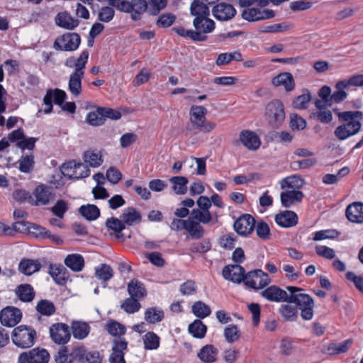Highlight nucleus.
Returning <instances> with one entry per match:
<instances>
[{
  "label": "nucleus",
  "instance_id": "nucleus-1",
  "mask_svg": "<svg viewBox=\"0 0 363 363\" xmlns=\"http://www.w3.org/2000/svg\"><path fill=\"white\" fill-rule=\"evenodd\" d=\"M289 292L288 303H293L300 310L301 317L305 320H311L314 315V301L313 298L304 293V289L296 286H286Z\"/></svg>",
  "mask_w": 363,
  "mask_h": 363
},
{
  "label": "nucleus",
  "instance_id": "nucleus-2",
  "mask_svg": "<svg viewBox=\"0 0 363 363\" xmlns=\"http://www.w3.org/2000/svg\"><path fill=\"white\" fill-rule=\"evenodd\" d=\"M110 5L121 12L130 13L134 21L140 20L141 15L147 9L146 0H110Z\"/></svg>",
  "mask_w": 363,
  "mask_h": 363
},
{
  "label": "nucleus",
  "instance_id": "nucleus-3",
  "mask_svg": "<svg viewBox=\"0 0 363 363\" xmlns=\"http://www.w3.org/2000/svg\"><path fill=\"white\" fill-rule=\"evenodd\" d=\"M333 111L337 115L338 121L342 123L338 125L334 130L335 136L339 140H344L348 138L357 134L362 128V123L359 120H345L342 117V112L338 111L337 108H334Z\"/></svg>",
  "mask_w": 363,
  "mask_h": 363
},
{
  "label": "nucleus",
  "instance_id": "nucleus-4",
  "mask_svg": "<svg viewBox=\"0 0 363 363\" xmlns=\"http://www.w3.org/2000/svg\"><path fill=\"white\" fill-rule=\"evenodd\" d=\"M12 341L17 347L26 349L31 347L36 339V332L30 326L19 325L14 328L11 334Z\"/></svg>",
  "mask_w": 363,
  "mask_h": 363
},
{
  "label": "nucleus",
  "instance_id": "nucleus-5",
  "mask_svg": "<svg viewBox=\"0 0 363 363\" xmlns=\"http://www.w3.org/2000/svg\"><path fill=\"white\" fill-rule=\"evenodd\" d=\"M207 109L202 106H192L190 108V121L193 126L199 131L209 133L216 128V123L207 121Z\"/></svg>",
  "mask_w": 363,
  "mask_h": 363
},
{
  "label": "nucleus",
  "instance_id": "nucleus-6",
  "mask_svg": "<svg viewBox=\"0 0 363 363\" xmlns=\"http://www.w3.org/2000/svg\"><path fill=\"white\" fill-rule=\"evenodd\" d=\"M265 116L269 123L273 128H279L285 119V111L282 102L277 99L270 101L266 106Z\"/></svg>",
  "mask_w": 363,
  "mask_h": 363
},
{
  "label": "nucleus",
  "instance_id": "nucleus-7",
  "mask_svg": "<svg viewBox=\"0 0 363 363\" xmlns=\"http://www.w3.org/2000/svg\"><path fill=\"white\" fill-rule=\"evenodd\" d=\"M80 43L81 37L78 33H66L55 39L53 48L59 51L72 52L79 48Z\"/></svg>",
  "mask_w": 363,
  "mask_h": 363
},
{
  "label": "nucleus",
  "instance_id": "nucleus-8",
  "mask_svg": "<svg viewBox=\"0 0 363 363\" xmlns=\"http://www.w3.org/2000/svg\"><path fill=\"white\" fill-rule=\"evenodd\" d=\"M62 174L69 179H79L89 176L90 169L87 165L75 162L64 163L61 167Z\"/></svg>",
  "mask_w": 363,
  "mask_h": 363
},
{
  "label": "nucleus",
  "instance_id": "nucleus-9",
  "mask_svg": "<svg viewBox=\"0 0 363 363\" xmlns=\"http://www.w3.org/2000/svg\"><path fill=\"white\" fill-rule=\"evenodd\" d=\"M271 282L269 275L261 269H255L246 274L245 284L255 290L263 289Z\"/></svg>",
  "mask_w": 363,
  "mask_h": 363
},
{
  "label": "nucleus",
  "instance_id": "nucleus-10",
  "mask_svg": "<svg viewBox=\"0 0 363 363\" xmlns=\"http://www.w3.org/2000/svg\"><path fill=\"white\" fill-rule=\"evenodd\" d=\"M260 295L264 298L271 302H286L288 303L289 299V292L281 289L277 285H271L267 288H264L260 292Z\"/></svg>",
  "mask_w": 363,
  "mask_h": 363
},
{
  "label": "nucleus",
  "instance_id": "nucleus-11",
  "mask_svg": "<svg viewBox=\"0 0 363 363\" xmlns=\"http://www.w3.org/2000/svg\"><path fill=\"white\" fill-rule=\"evenodd\" d=\"M50 335L52 340L57 345H65L70 340L69 327L65 323H57L50 327Z\"/></svg>",
  "mask_w": 363,
  "mask_h": 363
},
{
  "label": "nucleus",
  "instance_id": "nucleus-12",
  "mask_svg": "<svg viewBox=\"0 0 363 363\" xmlns=\"http://www.w3.org/2000/svg\"><path fill=\"white\" fill-rule=\"evenodd\" d=\"M255 220L252 216L245 213L240 216L234 223V230L240 235H250L255 228Z\"/></svg>",
  "mask_w": 363,
  "mask_h": 363
},
{
  "label": "nucleus",
  "instance_id": "nucleus-13",
  "mask_svg": "<svg viewBox=\"0 0 363 363\" xmlns=\"http://www.w3.org/2000/svg\"><path fill=\"white\" fill-rule=\"evenodd\" d=\"M22 318V313L20 309L7 306L0 312V321L3 325L13 327L18 324Z\"/></svg>",
  "mask_w": 363,
  "mask_h": 363
},
{
  "label": "nucleus",
  "instance_id": "nucleus-14",
  "mask_svg": "<svg viewBox=\"0 0 363 363\" xmlns=\"http://www.w3.org/2000/svg\"><path fill=\"white\" fill-rule=\"evenodd\" d=\"M274 16V11L271 9H260L247 7L244 9L242 12V18L250 22L269 19L273 18Z\"/></svg>",
  "mask_w": 363,
  "mask_h": 363
},
{
  "label": "nucleus",
  "instance_id": "nucleus-15",
  "mask_svg": "<svg viewBox=\"0 0 363 363\" xmlns=\"http://www.w3.org/2000/svg\"><path fill=\"white\" fill-rule=\"evenodd\" d=\"M193 25L195 28L194 33L201 35V39L197 41L202 42L207 39L206 33L212 32L215 28V23L208 16L205 18H194Z\"/></svg>",
  "mask_w": 363,
  "mask_h": 363
},
{
  "label": "nucleus",
  "instance_id": "nucleus-16",
  "mask_svg": "<svg viewBox=\"0 0 363 363\" xmlns=\"http://www.w3.org/2000/svg\"><path fill=\"white\" fill-rule=\"evenodd\" d=\"M66 93L61 89H55V90H48L43 99V102L45 105V108L44 110L45 113H50L52 111V99H54L56 104L62 106L65 100L66 99Z\"/></svg>",
  "mask_w": 363,
  "mask_h": 363
},
{
  "label": "nucleus",
  "instance_id": "nucleus-17",
  "mask_svg": "<svg viewBox=\"0 0 363 363\" xmlns=\"http://www.w3.org/2000/svg\"><path fill=\"white\" fill-rule=\"evenodd\" d=\"M222 275L224 279L238 284L242 281L245 283L246 277L245 269L239 264L225 266L223 269Z\"/></svg>",
  "mask_w": 363,
  "mask_h": 363
},
{
  "label": "nucleus",
  "instance_id": "nucleus-18",
  "mask_svg": "<svg viewBox=\"0 0 363 363\" xmlns=\"http://www.w3.org/2000/svg\"><path fill=\"white\" fill-rule=\"evenodd\" d=\"M33 194L35 199L33 200L32 204L35 206L48 205L50 201L55 197L52 188L45 184L38 185L35 189Z\"/></svg>",
  "mask_w": 363,
  "mask_h": 363
},
{
  "label": "nucleus",
  "instance_id": "nucleus-19",
  "mask_svg": "<svg viewBox=\"0 0 363 363\" xmlns=\"http://www.w3.org/2000/svg\"><path fill=\"white\" fill-rule=\"evenodd\" d=\"M112 343V353L109 357L110 363H125L123 352L127 349L128 342L124 338H116Z\"/></svg>",
  "mask_w": 363,
  "mask_h": 363
},
{
  "label": "nucleus",
  "instance_id": "nucleus-20",
  "mask_svg": "<svg viewBox=\"0 0 363 363\" xmlns=\"http://www.w3.org/2000/svg\"><path fill=\"white\" fill-rule=\"evenodd\" d=\"M72 354L80 363H101L99 352L88 351L84 347H75Z\"/></svg>",
  "mask_w": 363,
  "mask_h": 363
},
{
  "label": "nucleus",
  "instance_id": "nucleus-21",
  "mask_svg": "<svg viewBox=\"0 0 363 363\" xmlns=\"http://www.w3.org/2000/svg\"><path fill=\"white\" fill-rule=\"evenodd\" d=\"M352 344V340L348 339L340 342H330L324 345L322 352L328 355H337L345 353Z\"/></svg>",
  "mask_w": 363,
  "mask_h": 363
},
{
  "label": "nucleus",
  "instance_id": "nucleus-22",
  "mask_svg": "<svg viewBox=\"0 0 363 363\" xmlns=\"http://www.w3.org/2000/svg\"><path fill=\"white\" fill-rule=\"evenodd\" d=\"M240 140L248 150H256L260 146L259 136L253 131L245 130L240 133Z\"/></svg>",
  "mask_w": 363,
  "mask_h": 363
},
{
  "label": "nucleus",
  "instance_id": "nucleus-23",
  "mask_svg": "<svg viewBox=\"0 0 363 363\" xmlns=\"http://www.w3.org/2000/svg\"><path fill=\"white\" fill-rule=\"evenodd\" d=\"M276 223L282 228H291L298 223V216L291 211H281L275 216Z\"/></svg>",
  "mask_w": 363,
  "mask_h": 363
},
{
  "label": "nucleus",
  "instance_id": "nucleus-24",
  "mask_svg": "<svg viewBox=\"0 0 363 363\" xmlns=\"http://www.w3.org/2000/svg\"><path fill=\"white\" fill-rule=\"evenodd\" d=\"M57 26L66 30H74L79 24V21L73 18L68 12L63 11L58 13L55 18Z\"/></svg>",
  "mask_w": 363,
  "mask_h": 363
},
{
  "label": "nucleus",
  "instance_id": "nucleus-25",
  "mask_svg": "<svg viewBox=\"0 0 363 363\" xmlns=\"http://www.w3.org/2000/svg\"><path fill=\"white\" fill-rule=\"evenodd\" d=\"M303 197V192L299 190H286L280 195L281 205L285 208H290L295 203L301 202Z\"/></svg>",
  "mask_w": 363,
  "mask_h": 363
},
{
  "label": "nucleus",
  "instance_id": "nucleus-26",
  "mask_svg": "<svg viewBox=\"0 0 363 363\" xmlns=\"http://www.w3.org/2000/svg\"><path fill=\"white\" fill-rule=\"evenodd\" d=\"M213 13L214 17L220 21H228L231 19L236 13L234 7L228 4L220 3L216 5Z\"/></svg>",
  "mask_w": 363,
  "mask_h": 363
},
{
  "label": "nucleus",
  "instance_id": "nucleus-27",
  "mask_svg": "<svg viewBox=\"0 0 363 363\" xmlns=\"http://www.w3.org/2000/svg\"><path fill=\"white\" fill-rule=\"evenodd\" d=\"M275 86H283L286 91H291L295 87V82L290 72H281L272 79Z\"/></svg>",
  "mask_w": 363,
  "mask_h": 363
},
{
  "label": "nucleus",
  "instance_id": "nucleus-28",
  "mask_svg": "<svg viewBox=\"0 0 363 363\" xmlns=\"http://www.w3.org/2000/svg\"><path fill=\"white\" fill-rule=\"evenodd\" d=\"M48 272L55 281L59 285L65 284L68 280V271L62 264H50Z\"/></svg>",
  "mask_w": 363,
  "mask_h": 363
},
{
  "label": "nucleus",
  "instance_id": "nucleus-29",
  "mask_svg": "<svg viewBox=\"0 0 363 363\" xmlns=\"http://www.w3.org/2000/svg\"><path fill=\"white\" fill-rule=\"evenodd\" d=\"M346 216L353 223H361L363 222V203L354 202L347 207Z\"/></svg>",
  "mask_w": 363,
  "mask_h": 363
},
{
  "label": "nucleus",
  "instance_id": "nucleus-30",
  "mask_svg": "<svg viewBox=\"0 0 363 363\" xmlns=\"http://www.w3.org/2000/svg\"><path fill=\"white\" fill-rule=\"evenodd\" d=\"M41 268L40 262L37 259H22L18 264V269L22 274L30 276L38 272Z\"/></svg>",
  "mask_w": 363,
  "mask_h": 363
},
{
  "label": "nucleus",
  "instance_id": "nucleus-31",
  "mask_svg": "<svg viewBox=\"0 0 363 363\" xmlns=\"http://www.w3.org/2000/svg\"><path fill=\"white\" fill-rule=\"evenodd\" d=\"M129 295L138 300L144 298L147 296V291L144 284L137 279L131 280L127 286Z\"/></svg>",
  "mask_w": 363,
  "mask_h": 363
},
{
  "label": "nucleus",
  "instance_id": "nucleus-32",
  "mask_svg": "<svg viewBox=\"0 0 363 363\" xmlns=\"http://www.w3.org/2000/svg\"><path fill=\"white\" fill-rule=\"evenodd\" d=\"M64 262L67 267L75 272H81L84 267V257L79 254L68 255Z\"/></svg>",
  "mask_w": 363,
  "mask_h": 363
},
{
  "label": "nucleus",
  "instance_id": "nucleus-33",
  "mask_svg": "<svg viewBox=\"0 0 363 363\" xmlns=\"http://www.w3.org/2000/svg\"><path fill=\"white\" fill-rule=\"evenodd\" d=\"M71 328L73 337L78 340H83L86 337L91 329L87 323L82 321H73Z\"/></svg>",
  "mask_w": 363,
  "mask_h": 363
},
{
  "label": "nucleus",
  "instance_id": "nucleus-34",
  "mask_svg": "<svg viewBox=\"0 0 363 363\" xmlns=\"http://www.w3.org/2000/svg\"><path fill=\"white\" fill-rule=\"evenodd\" d=\"M218 350L212 345L203 347L198 353V357L204 363H213L216 360Z\"/></svg>",
  "mask_w": 363,
  "mask_h": 363
},
{
  "label": "nucleus",
  "instance_id": "nucleus-35",
  "mask_svg": "<svg viewBox=\"0 0 363 363\" xmlns=\"http://www.w3.org/2000/svg\"><path fill=\"white\" fill-rule=\"evenodd\" d=\"M169 182L172 184V190L176 194L184 195L187 192L189 179L184 176L172 177Z\"/></svg>",
  "mask_w": 363,
  "mask_h": 363
},
{
  "label": "nucleus",
  "instance_id": "nucleus-36",
  "mask_svg": "<svg viewBox=\"0 0 363 363\" xmlns=\"http://www.w3.org/2000/svg\"><path fill=\"white\" fill-rule=\"evenodd\" d=\"M190 12L195 18H201L209 16V9L204 0H194L191 4Z\"/></svg>",
  "mask_w": 363,
  "mask_h": 363
},
{
  "label": "nucleus",
  "instance_id": "nucleus-37",
  "mask_svg": "<svg viewBox=\"0 0 363 363\" xmlns=\"http://www.w3.org/2000/svg\"><path fill=\"white\" fill-rule=\"evenodd\" d=\"M124 224L132 225L141 221V214L133 207H128L124 210L121 216Z\"/></svg>",
  "mask_w": 363,
  "mask_h": 363
},
{
  "label": "nucleus",
  "instance_id": "nucleus-38",
  "mask_svg": "<svg viewBox=\"0 0 363 363\" xmlns=\"http://www.w3.org/2000/svg\"><path fill=\"white\" fill-rule=\"evenodd\" d=\"M242 60V54L239 51L225 52L218 55L216 64L218 66H223L229 64L232 61L241 62Z\"/></svg>",
  "mask_w": 363,
  "mask_h": 363
},
{
  "label": "nucleus",
  "instance_id": "nucleus-39",
  "mask_svg": "<svg viewBox=\"0 0 363 363\" xmlns=\"http://www.w3.org/2000/svg\"><path fill=\"white\" fill-rule=\"evenodd\" d=\"M114 272L112 267L106 264H101L95 268V277L104 282L112 279Z\"/></svg>",
  "mask_w": 363,
  "mask_h": 363
},
{
  "label": "nucleus",
  "instance_id": "nucleus-40",
  "mask_svg": "<svg viewBox=\"0 0 363 363\" xmlns=\"http://www.w3.org/2000/svg\"><path fill=\"white\" fill-rule=\"evenodd\" d=\"M79 212L87 220H95L100 216L99 208L94 204L82 206L79 208Z\"/></svg>",
  "mask_w": 363,
  "mask_h": 363
},
{
  "label": "nucleus",
  "instance_id": "nucleus-41",
  "mask_svg": "<svg viewBox=\"0 0 363 363\" xmlns=\"http://www.w3.org/2000/svg\"><path fill=\"white\" fill-rule=\"evenodd\" d=\"M287 303L282 304L279 308V312L286 321H295L298 317L297 308Z\"/></svg>",
  "mask_w": 363,
  "mask_h": 363
},
{
  "label": "nucleus",
  "instance_id": "nucleus-42",
  "mask_svg": "<svg viewBox=\"0 0 363 363\" xmlns=\"http://www.w3.org/2000/svg\"><path fill=\"white\" fill-rule=\"evenodd\" d=\"M281 189H291V190H298L303 185V180L297 175H292L287 177L281 180Z\"/></svg>",
  "mask_w": 363,
  "mask_h": 363
},
{
  "label": "nucleus",
  "instance_id": "nucleus-43",
  "mask_svg": "<svg viewBox=\"0 0 363 363\" xmlns=\"http://www.w3.org/2000/svg\"><path fill=\"white\" fill-rule=\"evenodd\" d=\"M105 328L111 335L118 337V338H121V337L126 332V328L114 320H108L106 323Z\"/></svg>",
  "mask_w": 363,
  "mask_h": 363
},
{
  "label": "nucleus",
  "instance_id": "nucleus-44",
  "mask_svg": "<svg viewBox=\"0 0 363 363\" xmlns=\"http://www.w3.org/2000/svg\"><path fill=\"white\" fill-rule=\"evenodd\" d=\"M164 316V312L162 310L156 307H151L146 309L144 318L148 323L153 324L162 321Z\"/></svg>",
  "mask_w": 363,
  "mask_h": 363
},
{
  "label": "nucleus",
  "instance_id": "nucleus-45",
  "mask_svg": "<svg viewBox=\"0 0 363 363\" xmlns=\"http://www.w3.org/2000/svg\"><path fill=\"white\" fill-rule=\"evenodd\" d=\"M207 330V327L199 319L195 320L192 323L189 325V332L194 337L203 338L205 337Z\"/></svg>",
  "mask_w": 363,
  "mask_h": 363
},
{
  "label": "nucleus",
  "instance_id": "nucleus-46",
  "mask_svg": "<svg viewBox=\"0 0 363 363\" xmlns=\"http://www.w3.org/2000/svg\"><path fill=\"white\" fill-rule=\"evenodd\" d=\"M84 75L71 74L69 79V90L75 96L82 92V79Z\"/></svg>",
  "mask_w": 363,
  "mask_h": 363
},
{
  "label": "nucleus",
  "instance_id": "nucleus-47",
  "mask_svg": "<svg viewBox=\"0 0 363 363\" xmlns=\"http://www.w3.org/2000/svg\"><path fill=\"white\" fill-rule=\"evenodd\" d=\"M16 294L20 300L24 302H30L33 301L35 293L30 284H21L18 286Z\"/></svg>",
  "mask_w": 363,
  "mask_h": 363
},
{
  "label": "nucleus",
  "instance_id": "nucleus-48",
  "mask_svg": "<svg viewBox=\"0 0 363 363\" xmlns=\"http://www.w3.org/2000/svg\"><path fill=\"white\" fill-rule=\"evenodd\" d=\"M191 310L192 313L199 318H205L211 313L210 307L201 301L195 302Z\"/></svg>",
  "mask_w": 363,
  "mask_h": 363
},
{
  "label": "nucleus",
  "instance_id": "nucleus-49",
  "mask_svg": "<svg viewBox=\"0 0 363 363\" xmlns=\"http://www.w3.org/2000/svg\"><path fill=\"white\" fill-rule=\"evenodd\" d=\"M103 108H98L96 111L89 113L86 116V122L94 126H99L104 123Z\"/></svg>",
  "mask_w": 363,
  "mask_h": 363
},
{
  "label": "nucleus",
  "instance_id": "nucleus-50",
  "mask_svg": "<svg viewBox=\"0 0 363 363\" xmlns=\"http://www.w3.org/2000/svg\"><path fill=\"white\" fill-rule=\"evenodd\" d=\"M36 310L43 315L50 316L55 313V307L52 301L43 299L37 303Z\"/></svg>",
  "mask_w": 363,
  "mask_h": 363
},
{
  "label": "nucleus",
  "instance_id": "nucleus-51",
  "mask_svg": "<svg viewBox=\"0 0 363 363\" xmlns=\"http://www.w3.org/2000/svg\"><path fill=\"white\" fill-rule=\"evenodd\" d=\"M84 160L92 167H99L102 162V156L99 153H96L92 150H87L84 153Z\"/></svg>",
  "mask_w": 363,
  "mask_h": 363
},
{
  "label": "nucleus",
  "instance_id": "nucleus-52",
  "mask_svg": "<svg viewBox=\"0 0 363 363\" xmlns=\"http://www.w3.org/2000/svg\"><path fill=\"white\" fill-rule=\"evenodd\" d=\"M31 363H48L50 359L48 352L45 349L30 350Z\"/></svg>",
  "mask_w": 363,
  "mask_h": 363
},
{
  "label": "nucleus",
  "instance_id": "nucleus-53",
  "mask_svg": "<svg viewBox=\"0 0 363 363\" xmlns=\"http://www.w3.org/2000/svg\"><path fill=\"white\" fill-rule=\"evenodd\" d=\"M89 51L84 50L79 57L76 59L75 66H74V72L72 74H78L80 75L84 74V69L86 68V65L87 63V60L89 58Z\"/></svg>",
  "mask_w": 363,
  "mask_h": 363
},
{
  "label": "nucleus",
  "instance_id": "nucleus-54",
  "mask_svg": "<svg viewBox=\"0 0 363 363\" xmlns=\"http://www.w3.org/2000/svg\"><path fill=\"white\" fill-rule=\"evenodd\" d=\"M186 230L189 232L192 238L196 239L203 237L204 233L203 228L200 225V223L191 219H189Z\"/></svg>",
  "mask_w": 363,
  "mask_h": 363
},
{
  "label": "nucleus",
  "instance_id": "nucleus-55",
  "mask_svg": "<svg viewBox=\"0 0 363 363\" xmlns=\"http://www.w3.org/2000/svg\"><path fill=\"white\" fill-rule=\"evenodd\" d=\"M121 308L128 313H134L140 310L141 305L138 299L130 296L129 298L125 299Z\"/></svg>",
  "mask_w": 363,
  "mask_h": 363
},
{
  "label": "nucleus",
  "instance_id": "nucleus-56",
  "mask_svg": "<svg viewBox=\"0 0 363 363\" xmlns=\"http://www.w3.org/2000/svg\"><path fill=\"white\" fill-rule=\"evenodd\" d=\"M145 348L155 350L160 346V337L153 332H148L143 337Z\"/></svg>",
  "mask_w": 363,
  "mask_h": 363
},
{
  "label": "nucleus",
  "instance_id": "nucleus-57",
  "mask_svg": "<svg viewBox=\"0 0 363 363\" xmlns=\"http://www.w3.org/2000/svg\"><path fill=\"white\" fill-rule=\"evenodd\" d=\"M191 220H196V222L207 224L212 220V216L210 212L201 209H193L191 213Z\"/></svg>",
  "mask_w": 363,
  "mask_h": 363
},
{
  "label": "nucleus",
  "instance_id": "nucleus-58",
  "mask_svg": "<svg viewBox=\"0 0 363 363\" xmlns=\"http://www.w3.org/2000/svg\"><path fill=\"white\" fill-rule=\"evenodd\" d=\"M224 336L226 341L233 343L239 340L240 337V330L236 325H229L224 330Z\"/></svg>",
  "mask_w": 363,
  "mask_h": 363
},
{
  "label": "nucleus",
  "instance_id": "nucleus-59",
  "mask_svg": "<svg viewBox=\"0 0 363 363\" xmlns=\"http://www.w3.org/2000/svg\"><path fill=\"white\" fill-rule=\"evenodd\" d=\"M293 28V25L291 23H287L285 22L272 24L269 26H263L262 28V31L264 33H281L284 32L289 30H291Z\"/></svg>",
  "mask_w": 363,
  "mask_h": 363
},
{
  "label": "nucleus",
  "instance_id": "nucleus-60",
  "mask_svg": "<svg viewBox=\"0 0 363 363\" xmlns=\"http://www.w3.org/2000/svg\"><path fill=\"white\" fill-rule=\"evenodd\" d=\"M257 235L263 240H268L270 239L271 233L269 225L263 221L260 220L257 223L255 228Z\"/></svg>",
  "mask_w": 363,
  "mask_h": 363
},
{
  "label": "nucleus",
  "instance_id": "nucleus-61",
  "mask_svg": "<svg viewBox=\"0 0 363 363\" xmlns=\"http://www.w3.org/2000/svg\"><path fill=\"white\" fill-rule=\"evenodd\" d=\"M350 86H362L363 74H355L350 77L348 80H342L337 82L338 88H347Z\"/></svg>",
  "mask_w": 363,
  "mask_h": 363
},
{
  "label": "nucleus",
  "instance_id": "nucleus-62",
  "mask_svg": "<svg viewBox=\"0 0 363 363\" xmlns=\"http://www.w3.org/2000/svg\"><path fill=\"white\" fill-rule=\"evenodd\" d=\"M34 163V156L32 154L22 156L19 160V169L23 173H28L33 169Z\"/></svg>",
  "mask_w": 363,
  "mask_h": 363
},
{
  "label": "nucleus",
  "instance_id": "nucleus-63",
  "mask_svg": "<svg viewBox=\"0 0 363 363\" xmlns=\"http://www.w3.org/2000/svg\"><path fill=\"white\" fill-rule=\"evenodd\" d=\"M176 20V16L171 13L162 14L157 20L156 25L161 28H168L171 26Z\"/></svg>",
  "mask_w": 363,
  "mask_h": 363
},
{
  "label": "nucleus",
  "instance_id": "nucleus-64",
  "mask_svg": "<svg viewBox=\"0 0 363 363\" xmlns=\"http://www.w3.org/2000/svg\"><path fill=\"white\" fill-rule=\"evenodd\" d=\"M106 226L109 230H113L115 233H121L125 228L123 221L117 218H110L106 222Z\"/></svg>",
  "mask_w": 363,
  "mask_h": 363
}]
</instances>
